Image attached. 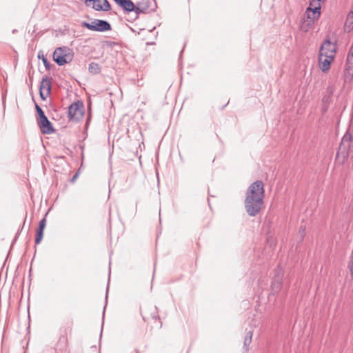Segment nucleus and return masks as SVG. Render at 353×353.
I'll list each match as a JSON object with an SVG mask.
<instances>
[{"label":"nucleus","mask_w":353,"mask_h":353,"mask_svg":"<svg viewBox=\"0 0 353 353\" xmlns=\"http://www.w3.org/2000/svg\"><path fill=\"white\" fill-rule=\"evenodd\" d=\"M38 58L41 59L42 60V62H43L46 69L47 70H50V67H51L50 63L48 61L47 58L44 56V54H43V52L41 51H40L38 53Z\"/></svg>","instance_id":"a211bd4d"},{"label":"nucleus","mask_w":353,"mask_h":353,"mask_svg":"<svg viewBox=\"0 0 353 353\" xmlns=\"http://www.w3.org/2000/svg\"><path fill=\"white\" fill-rule=\"evenodd\" d=\"M353 29V12H350L345 23V31L350 32Z\"/></svg>","instance_id":"2eb2a0df"},{"label":"nucleus","mask_w":353,"mask_h":353,"mask_svg":"<svg viewBox=\"0 0 353 353\" xmlns=\"http://www.w3.org/2000/svg\"><path fill=\"white\" fill-rule=\"evenodd\" d=\"M352 141V135L348 131L343 135L341 139L340 147H343L344 149H349L350 143Z\"/></svg>","instance_id":"ddd939ff"},{"label":"nucleus","mask_w":353,"mask_h":353,"mask_svg":"<svg viewBox=\"0 0 353 353\" xmlns=\"http://www.w3.org/2000/svg\"><path fill=\"white\" fill-rule=\"evenodd\" d=\"M73 57L74 53L72 50L65 46L56 48L53 53V60L60 66L70 63Z\"/></svg>","instance_id":"f03ea898"},{"label":"nucleus","mask_w":353,"mask_h":353,"mask_svg":"<svg viewBox=\"0 0 353 353\" xmlns=\"http://www.w3.org/2000/svg\"><path fill=\"white\" fill-rule=\"evenodd\" d=\"M321 1L322 0H312V1H310V6H313L314 3H316L317 2L321 3Z\"/></svg>","instance_id":"bb28decb"},{"label":"nucleus","mask_w":353,"mask_h":353,"mask_svg":"<svg viewBox=\"0 0 353 353\" xmlns=\"http://www.w3.org/2000/svg\"><path fill=\"white\" fill-rule=\"evenodd\" d=\"M43 232L41 231H37L36 232V236H35V243L39 244L43 239Z\"/></svg>","instance_id":"aec40b11"},{"label":"nucleus","mask_w":353,"mask_h":353,"mask_svg":"<svg viewBox=\"0 0 353 353\" xmlns=\"http://www.w3.org/2000/svg\"><path fill=\"white\" fill-rule=\"evenodd\" d=\"M38 124L43 134H50L54 132L52 124L47 117L38 120Z\"/></svg>","instance_id":"6e6552de"},{"label":"nucleus","mask_w":353,"mask_h":353,"mask_svg":"<svg viewBox=\"0 0 353 353\" xmlns=\"http://www.w3.org/2000/svg\"><path fill=\"white\" fill-rule=\"evenodd\" d=\"M23 225H24V223H23L22 226L18 230L12 242V244H11V248H12L13 245L16 243V241H17L19 235H20V233L21 232V230H23Z\"/></svg>","instance_id":"5701e85b"},{"label":"nucleus","mask_w":353,"mask_h":353,"mask_svg":"<svg viewBox=\"0 0 353 353\" xmlns=\"http://www.w3.org/2000/svg\"><path fill=\"white\" fill-rule=\"evenodd\" d=\"M39 95L43 100H45L49 96L46 95V92L44 93L43 91L41 90H39Z\"/></svg>","instance_id":"a878e982"},{"label":"nucleus","mask_w":353,"mask_h":353,"mask_svg":"<svg viewBox=\"0 0 353 353\" xmlns=\"http://www.w3.org/2000/svg\"><path fill=\"white\" fill-rule=\"evenodd\" d=\"M345 73L349 76H353V65L345 64Z\"/></svg>","instance_id":"4be33fe9"},{"label":"nucleus","mask_w":353,"mask_h":353,"mask_svg":"<svg viewBox=\"0 0 353 353\" xmlns=\"http://www.w3.org/2000/svg\"><path fill=\"white\" fill-rule=\"evenodd\" d=\"M109 290V286L108 285L107 286V290H106V298L108 297V292Z\"/></svg>","instance_id":"c85d7f7f"},{"label":"nucleus","mask_w":353,"mask_h":353,"mask_svg":"<svg viewBox=\"0 0 353 353\" xmlns=\"http://www.w3.org/2000/svg\"><path fill=\"white\" fill-rule=\"evenodd\" d=\"M85 2L89 1V0H85Z\"/></svg>","instance_id":"7c9ffc66"},{"label":"nucleus","mask_w":353,"mask_h":353,"mask_svg":"<svg viewBox=\"0 0 353 353\" xmlns=\"http://www.w3.org/2000/svg\"><path fill=\"white\" fill-rule=\"evenodd\" d=\"M346 63L350 65H353V54H347Z\"/></svg>","instance_id":"393cba45"},{"label":"nucleus","mask_w":353,"mask_h":353,"mask_svg":"<svg viewBox=\"0 0 353 353\" xmlns=\"http://www.w3.org/2000/svg\"><path fill=\"white\" fill-rule=\"evenodd\" d=\"M81 26L83 28L95 32H106L112 29V26L108 21L97 19H93L90 23L83 21Z\"/></svg>","instance_id":"7ed1b4c3"},{"label":"nucleus","mask_w":353,"mask_h":353,"mask_svg":"<svg viewBox=\"0 0 353 353\" xmlns=\"http://www.w3.org/2000/svg\"><path fill=\"white\" fill-rule=\"evenodd\" d=\"M252 331H248L245 336L243 347L246 352L248 350L249 346L252 342Z\"/></svg>","instance_id":"dca6fc26"},{"label":"nucleus","mask_w":353,"mask_h":353,"mask_svg":"<svg viewBox=\"0 0 353 353\" xmlns=\"http://www.w3.org/2000/svg\"><path fill=\"white\" fill-rule=\"evenodd\" d=\"M35 109L37 111V113L38 114L39 120L45 118L46 116L43 111V110L40 108V106L35 103Z\"/></svg>","instance_id":"6ab92c4d"},{"label":"nucleus","mask_w":353,"mask_h":353,"mask_svg":"<svg viewBox=\"0 0 353 353\" xmlns=\"http://www.w3.org/2000/svg\"><path fill=\"white\" fill-rule=\"evenodd\" d=\"M39 90H45L46 92V95H49L51 91V81L50 79L48 77H44L42 79V81L40 84Z\"/></svg>","instance_id":"4468645a"},{"label":"nucleus","mask_w":353,"mask_h":353,"mask_svg":"<svg viewBox=\"0 0 353 353\" xmlns=\"http://www.w3.org/2000/svg\"><path fill=\"white\" fill-rule=\"evenodd\" d=\"M125 12H130L135 9V4L131 0H114Z\"/></svg>","instance_id":"f8f14e48"},{"label":"nucleus","mask_w":353,"mask_h":353,"mask_svg":"<svg viewBox=\"0 0 353 353\" xmlns=\"http://www.w3.org/2000/svg\"><path fill=\"white\" fill-rule=\"evenodd\" d=\"M348 268L350 271L351 276H353V250L352 252L351 259L348 264Z\"/></svg>","instance_id":"b1692460"},{"label":"nucleus","mask_w":353,"mask_h":353,"mask_svg":"<svg viewBox=\"0 0 353 353\" xmlns=\"http://www.w3.org/2000/svg\"><path fill=\"white\" fill-rule=\"evenodd\" d=\"M46 218H43L40 221H39V227L37 229V231H41V232H43L44 229H45V227H46Z\"/></svg>","instance_id":"412c9836"},{"label":"nucleus","mask_w":353,"mask_h":353,"mask_svg":"<svg viewBox=\"0 0 353 353\" xmlns=\"http://www.w3.org/2000/svg\"><path fill=\"white\" fill-rule=\"evenodd\" d=\"M334 57L329 55L320 57L319 55V62L320 69L325 72L330 70V64L333 61Z\"/></svg>","instance_id":"9b49d317"},{"label":"nucleus","mask_w":353,"mask_h":353,"mask_svg":"<svg viewBox=\"0 0 353 353\" xmlns=\"http://www.w3.org/2000/svg\"><path fill=\"white\" fill-rule=\"evenodd\" d=\"M283 277V270L281 268L277 267L272 281V290L274 293L279 292Z\"/></svg>","instance_id":"0eeeda50"},{"label":"nucleus","mask_w":353,"mask_h":353,"mask_svg":"<svg viewBox=\"0 0 353 353\" xmlns=\"http://www.w3.org/2000/svg\"><path fill=\"white\" fill-rule=\"evenodd\" d=\"M157 7L155 0H141L137 2L134 11L138 17L141 13H149L154 11Z\"/></svg>","instance_id":"39448f33"},{"label":"nucleus","mask_w":353,"mask_h":353,"mask_svg":"<svg viewBox=\"0 0 353 353\" xmlns=\"http://www.w3.org/2000/svg\"><path fill=\"white\" fill-rule=\"evenodd\" d=\"M321 3L317 2L313 6H310L307 8L306 13L308 19H311L313 21L318 19L321 14Z\"/></svg>","instance_id":"1a4fd4ad"},{"label":"nucleus","mask_w":353,"mask_h":353,"mask_svg":"<svg viewBox=\"0 0 353 353\" xmlns=\"http://www.w3.org/2000/svg\"><path fill=\"white\" fill-rule=\"evenodd\" d=\"M78 174L76 173L74 176H73V179L72 180H74V179H76V177L77 176Z\"/></svg>","instance_id":"c756f323"},{"label":"nucleus","mask_w":353,"mask_h":353,"mask_svg":"<svg viewBox=\"0 0 353 353\" xmlns=\"http://www.w3.org/2000/svg\"><path fill=\"white\" fill-rule=\"evenodd\" d=\"M90 73L93 74H99L101 72V68L97 63L91 62L88 66Z\"/></svg>","instance_id":"f3484780"},{"label":"nucleus","mask_w":353,"mask_h":353,"mask_svg":"<svg viewBox=\"0 0 353 353\" xmlns=\"http://www.w3.org/2000/svg\"><path fill=\"white\" fill-rule=\"evenodd\" d=\"M92 1V8L97 11H109L111 9V6L108 0H89Z\"/></svg>","instance_id":"9d476101"},{"label":"nucleus","mask_w":353,"mask_h":353,"mask_svg":"<svg viewBox=\"0 0 353 353\" xmlns=\"http://www.w3.org/2000/svg\"><path fill=\"white\" fill-rule=\"evenodd\" d=\"M348 54H353V45L350 47V49L348 52Z\"/></svg>","instance_id":"cd10ccee"},{"label":"nucleus","mask_w":353,"mask_h":353,"mask_svg":"<svg viewBox=\"0 0 353 353\" xmlns=\"http://www.w3.org/2000/svg\"><path fill=\"white\" fill-rule=\"evenodd\" d=\"M85 109L81 101L72 103L68 108V118L70 120L78 121L81 120L84 114Z\"/></svg>","instance_id":"20e7f679"},{"label":"nucleus","mask_w":353,"mask_h":353,"mask_svg":"<svg viewBox=\"0 0 353 353\" xmlns=\"http://www.w3.org/2000/svg\"><path fill=\"white\" fill-rule=\"evenodd\" d=\"M336 52V43H332L329 39L325 40L319 50L320 57L329 55L334 57Z\"/></svg>","instance_id":"423d86ee"},{"label":"nucleus","mask_w":353,"mask_h":353,"mask_svg":"<svg viewBox=\"0 0 353 353\" xmlns=\"http://www.w3.org/2000/svg\"><path fill=\"white\" fill-rule=\"evenodd\" d=\"M265 196L264 184L262 181L252 183L245 192V209L250 216H255L261 210Z\"/></svg>","instance_id":"f257e3e1"}]
</instances>
